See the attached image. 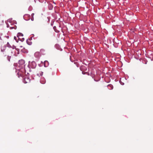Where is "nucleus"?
Segmentation results:
<instances>
[{"label": "nucleus", "instance_id": "obj_1", "mask_svg": "<svg viewBox=\"0 0 153 153\" xmlns=\"http://www.w3.org/2000/svg\"><path fill=\"white\" fill-rule=\"evenodd\" d=\"M25 62L24 60L22 59L19 61V64L21 65V66L22 68L24 67L25 66Z\"/></svg>", "mask_w": 153, "mask_h": 153}, {"label": "nucleus", "instance_id": "obj_8", "mask_svg": "<svg viewBox=\"0 0 153 153\" xmlns=\"http://www.w3.org/2000/svg\"><path fill=\"white\" fill-rule=\"evenodd\" d=\"M31 19L32 21H33L34 20L33 17H32V18H31Z\"/></svg>", "mask_w": 153, "mask_h": 153}, {"label": "nucleus", "instance_id": "obj_3", "mask_svg": "<svg viewBox=\"0 0 153 153\" xmlns=\"http://www.w3.org/2000/svg\"><path fill=\"white\" fill-rule=\"evenodd\" d=\"M49 63L48 61H45L44 62V66L45 67H47L49 65Z\"/></svg>", "mask_w": 153, "mask_h": 153}, {"label": "nucleus", "instance_id": "obj_12", "mask_svg": "<svg viewBox=\"0 0 153 153\" xmlns=\"http://www.w3.org/2000/svg\"><path fill=\"white\" fill-rule=\"evenodd\" d=\"M55 28H56V27H55V26H54V27H53V29H54V30H55V32H57L55 30Z\"/></svg>", "mask_w": 153, "mask_h": 153}, {"label": "nucleus", "instance_id": "obj_11", "mask_svg": "<svg viewBox=\"0 0 153 153\" xmlns=\"http://www.w3.org/2000/svg\"><path fill=\"white\" fill-rule=\"evenodd\" d=\"M14 39L15 40H16V39H17V38L16 37V36H14Z\"/></svg>", "mask_w": 153, "mask_h": 153}, {"label": "nucleus", "instance_id": "obj_4", "mask_svg": "<svg viewBox=\"0 0 153 153\" xmlns=\"http://www.w3.org/2000/svg\"><path fill=\"white\" fill-rule=\"evenodd\" d=\"M39 73H38L37 75L38 76H42L43 75V72L42 71H39Z\"/></svg>", "mask_w": 153, "mask_h": 153}, {"label": "nucleus", "instance_id": "obj_2", "mask_svg": "<svg viewBox=\"0 0 153 153\" xmlns=\"http://www.w3.org/2000/svg\"><path fill=\"white\" fill-rule=\"evenodd\" d=\"M30 81L29 79L27 77H25L24 79V82L25 83H27Z\"/></svg>", "mask_w": 153, "mask_h": 153}, {"label": "nucleus", "instance_id": "obj_9", "mask_svg": "<svg viewBox=\"0 0 153 153\" xmlns=\"http://www.w3.org/2000/svg\"><path fill=\"white\" fill-rule=\"evenodd\" d=\"M16 50L18 51V53H19V50L18 49H16Z\"/></svg>", "mask_w": 153, "mask_h": 153}, {"label": "nucleus", "instance_id": "obj_7", "mask_svg": "<svg viewBox=\"0 0 153 153\" xmlns=\"http://www.w3.org/2000/svg\"><path fill=\"white\" fill-rule=\"evenodd\" d=\"M3 23V21L0 20V25H2Z\"/></svg>", "mask_w": 153, "mask_h": 153}, {"label": "nucleus", "instance_id": "obj_5", "mask_svg": "<svg viewBox=\"0 0 153 153\" xmlns=\"http://www.w3.org/2000/svg\"><path fill=\"white\" fill-rule=\"evenodd\" d=\"M23 36V35L22 33H19L17 35L18 37H19V36Z\"/></svg>", "mask_w": 153, "mask_h": 153}, {"label": "nucleus", "instance_id": "obj_13", "mask_svg": "<svg viewBox=\"0 0 153 153\" xmlns=\"http://www.w3.org/2000/svg\"><path fill=\"white\" fill-rule=\"evenodd\" d=\"M24 40V38H23L22 39V41H23Z\"/></svg>", "mask_w": 153, "mask_h": 153}, {"label": "nucleus", "instance_id": "obj_14", "mask_svg": "<svg viewBox=\"0 0 153 153\" xmlns=\"http://www.w3.org/2000/svg\"><path fill=\"white\" fill-rule=\"evenodd\" d=\"M19 74V73H18V74Z\"/></svg>", "mask_w": 153, "mask_h": 153}, {"label": "nucleus", "instance_id": "obj_6", "mask_svg": "<svg viewBox=\"0 0 153 153\" xmlns=\"http://www.w3.org/2000/svg\"><path fill=\"white\" fill-rule=\"evenodd\" d=\"M32 64L34 65V67L33 68H35L36 66V64L35 62H33L32 63Z\"/></svg>", "mask_w": 153, "mask_h": 153}, {"label": "nucleus", "instance_id": "obj_10", "mask_svg": "<svg viewBox=\"0 0 153 153\" xmlns=\"http://www.w3.org/2000/svg\"><path fill=\"white\" fill-rule=\"evenodd\" d=\"M34 13H32V14H31V16H32V17H33V16H34Z\"/></svg>", "mask_w": 153, "mask_h": 153}]
</instances>
